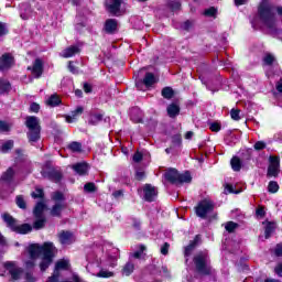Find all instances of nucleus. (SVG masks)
<instances>
[{
  "label": "nucleus",
  "mask_w": 282,
  "mask_h": 282,
  "mask_svg": "<svg viewBox=\"0 0 282 282\" xmlns=\"http://www.w3.org/2000/svg\"><path fill=\"white\" fill-rule=\"evenodd\" d=\"M225 191L227 193H235V195H239V193H241V191H235V187L232 185H226Z\"/></svg>",
  "instance_id": "49"
},
{
  "label": "nucleus",
  "mask_w": 282,
  "mask_h": 282,
  "mask_svg": "<svg viewBox=\"0 0 282 282\" xmlns=\"http://www.w3.org/2000/svg\"><path fill=\"white\" fill-rule=\"evenodd\" d=\"M137 177H138L139 180H143V177H144V172H137Z\"/></svg>",
  "instance_id": "64"
},
{
  "label": "nucleus",
  "mask_w": 282,
  "mask_h": 282,
  "mask_svg": "<svg viewBox=\"0 0 282 282\" xmlns=\"http://www.w3.org/2000/svg\"><path fill=\"white\" fill-rule=\"evenodd\" d=\"M215 209V204H213L212 200L205 199L202 200L195 208V213L197 217H200V219H206L208 215L212 214V212Z\"/></svg>",
  "instance_id": "7"
},
{
  "label": "nucleus",
  "mask_w": 282,
  "mask_h": 282,
  "mask_svg": "<svg viewBox=\"0 0 282 282\" xmlns=\"http://www.w3.org/2000/svg\"><path fill=\"white\" fill-rule=\"evenodd\" d=\"M275 254L276 257H282V245L275 247Z\"/></svg>",
  "instance_id": "56"
},
{
  "label": "nucleus",
  "mask_w": 282,
  "mask_h": 282,
  "mask_svg": "<svg viewBox=\"0 0 282 282\" xmlns=\"http://www.w3.org/2000/svg\"><path fill=\"white\" fill-rule=\"evenodd\" d=\"M83 107L78 106L74 111L70 112V116H66V122L72 123L76 122L78 119V116L83 115Z\"/></svg>",
  "instance_id": "16"
},
{
  "label": "nucleus",
  "mask_w": 282,
  "mask_h": 282,
  "mask_svg": "<svg viewBox=\"0 0 282 282\" xmlns=\"http://www.w3.org/2000/svg\"><path fill=\"white\" fill-rule=\"evenodd\" d=\"M45 226V217L41 216V217H36V220L33 224V228L35 230H41V228H43Z\"/></svg>",
  "instance_id": "30"
},
{
  "label": "nucleus",
  "mask_w": 282,
  "mask_h": 282,
  "mask_svg": "<svg viewBox=\"0 0 282 282\" xmlns=\"http://www.w3.org/2000/svg\"><path fill=\"white\" fill-rule=\"evenodd\" d=\"M43 210H45V203L40 202L35 205L34 217H43Z\"/></svg>",
  "instance_id": "26"
},
{
  "label": "nucleus",
  "mask_w": 282,
  "mask_h": 282,
  "mask_svg": "<svg viewBox=\"0 0 282 282\" xmlns=\"http://www.w3.org/2000/svg\"><path fill=\"white\" fill-rule=\"evenodd\" d=\"M204 15L205 17H217V9H215V7H212V8H209V9H206L205 11H204Z\"/></svg>",
  "instance_id": "40"
},
{
  "label": "nucleus",
  "mask_w": 282,
  "mask_h": 282,
  "mask_svg": "<svg viewBox=\"0 0 282 282\" xmlns=\"http://www.w3.org/2000/svg\"><path fill=\"white\" fill-rule=\"evenodd\" d=\"M29 69H31L33 78H41L43 75V61L41 58H36L33 66L29 67Z\"/></svg>",
  "instance_id": "11"
},
{
  "label": "nucleus",
  "mask_w": 282,
  "mask_h": 282,
  "mask_svg": "<svg viewBox=\"0 0 282 282\" xmlns=\"http://www.w3.org/2000/svg\"><path fill=\"white\" fill-rule=\"evenodd\" d=\"M10 91V83L6 79H0V94Z\"/></svg>",
  "instance_id": "32"
},
{
  "label": "nucleus",
  "mask_w": 282,
  "mask_h": 282,
  "mask_svg": "<svg viewBox=\"0 0 282 282\" xmlns=\"http://www.w3.org/2000/svg\"><path fill=\"white\" fill-rule=\"evenodd\" d=\"M14 65V57L10 53H6L0 57V72H8Z\"/></svg>",
  "instance_id": "10"
},
{
  "label": "nucleus",
  "mask_w": 282,
  "mask_h": 282,
  "mask_svg": "<svg viewBox=\"0 0 282 282\" xmlns=\"http://www.w3.org/2000/svg\"><path fill=\"white\" fill-rule=\"evenodd\" d=\"M105 30L109 34H111L112 32H116V30H118V22L113 19L107 20L105 24Z\"/></svg>",
  "instance_id": "20"
},
{
  "label": "nucleus",
  "mask_w": 282,
  "mask_h": 282,
  "mask_svg": "<svg viewBox=\"0 0 282 282\" xmlns=\"http://www.w3.org/2000/svg\"><path fill=\"white\" fill-rule=\"evenodd\" d=\"M162 96L163 98H166L167 100H170V98H173V89L171 87L163 88Z\"/></svg>",
  "instance_id": "37"
},
{
  "label": "nucleus",
  "mask_w": 282,
  "mask_h": 282,
  "mask_svg": "<svg viewBox=\"0 0 282 282\" xmlns=\"http://www.w3.org/2000/svg\"><path fill=\"white\" fill-rule=\"evenodd\" d=\"M25 123L29 129L28 137L30 142H37V140L41 139V126L39 123V118L28 117Z\"/></svg>",
  "instance_id": "5"
},
{
  "label": "nucleus",
  "mask_w": 282,
  "mask_h": 282,
  "mask_svg": "<svg viewBox=\"0 0 282 282\" xmlns=\"http://www.w3.org/2000/svg\"><path fill=\"white\" fill-rule=\"evenodd\" d=\"M59 241L62 246H70V243L76 241V238L74 237V234L69 231H63L59 234Z\"/></svg>",
  "instance_id": "13"
},
{
  "label": "nucleus",
  "mask_w": 282,
  "mask_h": 282,
  "mask_svg": "<svg viewBox=\"0 0 282 282\" xmlns=\"http://www.w3.org/2000/svg\"><path fill=\"white\" fill-rule=\"evenodd\" d=\"M202 240L200 236H196L195 239L185 248V257H191V252L195 250V247Z\"/></svg>",
  "instance_id": "19"
},
{
  "label": "nucleus",
  "mask_w": 282,
  "mask_h": 282,
  "mask_svg": "<svg viewBox=\"0 0 282 282\" xmlns=\"http://www.w3.org/2000/svg\"><path fill=\"white\" fill-rule=\"evenodd\" d=\"M276 90L280 91V94H282V79L280 82H278Z\"/></svg>",
  "instance_id": "62"
},
{
  "label": "nucleus",
  "mask_w": 282,
  "mask_h": 282,
  "mask_svg": "<svg viewBox=\"0 0 282 282\" xmlns=\"http://www.w3.org/2000/svg\"><path fill=\"white\" fill-rule=\"evenodd\" d=\"M165 180L171 182V184H188L193 178L191 177V173L185 172L183 174H178L175 169H170L164 174Z\"/></svg>",
  "instance_id": "6"
},
{
  "label": "nucleus",
  "mask_w": 282,
  "mask_h": 282,
  "mask_svg": "<svg viewBox=\"0 0 282 282\" xmlns=\"http://www.w3.org/2000/svg\"><path fill=\"white\" fill-rule=\"evenodd\" d=\"M101 120H102V115L100 113L91 115L89 118V124H98V122H101Z\"/></svg>",
  "instance_id": "34"
},
{
  "label": "nucleus",
  "mask_w": 282,
  "mask_h": 282,
  "mask_svg": "<svg viewBox=\"0 0 282 282\" xmlns=\"http://www.w3.org/2000/svg\"><path fill=\"white\" fill-rule=\"evenodd\" d=\"M134 113H140V109H138V108H133L132 110H131V120H133V122H142V117H134L133 115Z\"/></svg>",
  "instance_id": "41"
},
{
  "label": "nucleus",
  "mask_w": 282,
  "mask_h": 282,
  "mask_svg": "<svg viewBox=\"0 0 282 282\" xmlns=\"http://www.w3.org/2000/svg\"><path fill=\"white\" fill-rule=\"evenodd\" d=\"M147 247L144 245H139L138 249L130 254V259H142L144 257V251Z\"/></svg>",
  "instance_id": "21"
},
{
  "label": "nucleus",
  "mask_w": 282,
  "mask_h": 282,
  "mask_svg": "<svg viewBox=\"0 0 282 282\" xmlns=\"http://www.w3.org/2000/svg\"><path fill=\"white\" fill-rule=\"evenodd\" d=\"M15 202L19 208H25V199H23V196H18Z\"/></svg>",
  "instance_id": "46"
},
{
  "label": "nucleus",
  "mask_w": 282,
  "mask_h": 282,
  "mask_svg": "<svg viewBox=\"0 0 282 282\" xmlns=\"http://www.w3.org/2000/svg\"><path fill=\"white\" fill-rule=\"evenodd\" d=\"M253 148L256 149V151H263V149L265 148V142H263V141H258V142H256V144L253 145Z\"/></svg>",
  "instance_id": "47"
},
{
  "label": "nucleus",
  "mask_w": 282,
  "mask_h": 282,
  "mask_svg": "<svg viewBox=\"0 0 282 282\" xmlns=\"http://www.w3.org/2000/svg\"><path fill=\"white\" fill-rule=\"evenodd\" d=\"M53 199H54V202H63V199H65V197L63 196V193L56 192V193L53 195Z\"/></svg>",
  "instance_id": "48"
},
{
  "label": "nucleus",
  "mask_w": 282,
  "mask_h": 282,
  "mask_svg": "<svg viewBox=\"0 0 282 282\" xmlns=\"http://www.w3.org/2000/svg\"><path fill=\"white\" fill-rule=\"evenodd\" d=\"M9 129H10V126L7 122L0 121V131L1 132L9 131Z\"/></svg>",
  "instance_id": "50"
},
{
  "label": "nucleus",
  "mask_w": 282,
  "mask_h": 282,
  "mask_svg": "<svg viewBox=\"0 0 282 282\" xmlns=\"http://www.w3.org/2000/svg\"><path fill=\"white\" fill-rule=\"evenodd\" d=\"M193 135H194L193 131H188V132H186L185 138H186V140H191L193 138Z\"/></svg>",
  "instance_id": "63"
},
{
  "label": "nucleus",
  "mask_w": 282,
  "mask_h": 282,
  "mask_svg": "<svg viewBox=\"0 0 282 282\" xmlns=\"http://www.w3.org/2000/svg\"><path fill=\"white\" fill-rule=\"evenodd\" d=\"M68 68H69V70H70L73 74H76V68L74 67V63H73V62H69Z\"/></svg>",
  "instance_id": "59"
},
{
  "label": "nucleus",
  "mask_w": 282,
  "mask_h": 282,
  "mask_svg": "<svg viewBox=\"0 0 282 282\" xmlns=\"http://www.w3.org/2000/svg\"><path fill=\"white\" fill-rule=\"evenodd\" d=\"M132 224H133V227H134V228H140V220L133 218V219H132Z\"/></svg>",
  "instance_id": "60"
},
{
  "label": "nucleus",
  "mask_w": 282,
  "mask_h": 282,
  "mask_svg": "<svg viewBox=\"0 0 282 282\" xmlns=\"http://www.w3.org/2000/svg\"><path fill=\"white\" fill-rule=\"evenodd\" d=\"M248 3V0H235L236 6H246Z\"/></svg>",
  "instance_id": "58"
},
{
  "label": "nucleus",
  "mask_w": 282,
  "mask_h": 282,
  "mask_svg": "<svg viewBox=\"0 0 282 282\" xmlns=\"http://www.w3.org/2000/svg\"><path fill=\"white\" fill-rule=\"evenodd\" d=\"M269 193H278L279 192V183L271 181L268 186Z\"/></svg>",
  "instance_id": "38"
},
{
  "label": "nucleus",
  "mask_w": 282,
  "mask_h": 282,
  "mask_svg": "<svg viewBox=\"0 0 282 282\" xmlns=\"http://www.w3.org/2000/svg\"><path fill=\"white\" fill-rule=\"evenodd\" d=\"M13 147L14 141H6L1 147V151L2 153H8V151L12 150Z\"/></svg>",
  "instance_id": "36"
},
{
  "label": "nucleus",
  "mask_w": 282,
  "mask_h": 282,
  "mask_svg": "<svg viewBox=\"0 0 282 282\" xmlns=\"http://www.w3.org/2000/svg\"><path fill=\"white\" fill-rule=\"evenodd\" d=\"M63 208H64L63 203L55 204L51 210V215H53V217H58V215H61V212L63 210Z\"/></svg>",
  "instance_id": "27"
},
{
  "label": "nucleus",
  "mask_w": 282,
  "mask_h": 282,
  "mask_svg": "<svg viewBox=\"0 0 282 282\" xmlns=\"http://www.w3.org/2000/svg\"><path fill=\"white\" fill-rule=\"evenodd\" d=\"M41 109V106H39V104L36 102H33L31 106H30V110L33 111V113H39V110Z\"/></svg>",
  "instance_id": "51"
},
{
  "label": "nucleus",
  "mask_w": 282,
  "mask_h": 282,
  "mask_svg": "<svg viewBox=\"0 0 282 282\" xmlns=\"http://www.w3.org/2000/svg\"><path fill=\"white\" fill-rule=\"evenodd\" d=\"M68 149L73 151V153H80L83 151V145H80L78 142H72L68 145Z\"/></svg>",
  "instance_id": "33"
},
{
  "label": "nucleus",
  "mask_w": 282,
  "mask_h": 282,
  "mask_svg": "<svg viewBox=\"0 0 282 282\" xmlns=\"http://www.w3.org/2000/svg\"><path fill=\"white\" fill-rule=\"evenodd\" d=\"M84 90L86 91V94H89V91H91V86L89 84H85Z\"/></svg>",
  "instance_id": "61"
},
{
  "label": "nucleus",
  "mask_w": 282,
  "mask_h": 282,
  "mask_svg": "<svg viewBox=\"0 0 282 282\" xmlns=\"http://www.w3.org/2000/svg\"><path fill=\"white\" fill-rule=\"evenodd\" d=\"M79 53H80V48L76 45H73L62 51L59 53V56H62V58H72V56H76V54H79Z\"/></svg>",
  "instance_id": "14"
},
{
  "label": "nucleus",
  "mask_w": 282,
  "mask_h": 282,
  "mask_svg": "<svg viewBox=\"0 0 282 282\" xmlns=\"http://www.w3.org/2000/svg\"><path fill=\"white\" fill-rule=\"evenodd\" d=\"M120 0H107V10H109L111 14H118L120 12Z\"/></svg>",
  "instance_id": "15"
},
{
  "label": "nucleus",
  "mask_w": 282,
  "mask_h": 282,
  "mask_svg": "<svg viewBox=\"0 0 282 282\" xmlns=\"http://www.w3.org/2000/svg\"><path fill=\"white\" fill-rule=\"evenodd\" d=\"M14 177V167H9L1 176L2 182H12Z\"/></svg>",
  "instance_id": "23"
},
{
  "label": "nucleus",
  "mask_w": 282,
  "mask_h": 282,
  "mask_svg": "<svg viewBox=\"0 0 282 282\" xmlns=\"http://www.w3.org/2000/svg\"><path fill=\"white\" fill-rule=\"evenodd\" d=\"M3 34H8V28L0 22V36H3Z\"/></svg>",
  "instance_id": "52"
},
{
  "label": "nucleus",
  "mask_w": 282,
  "mask_h": 282,
  "mask_svg": "<svg viewBox=\"0 0 282 282\" xmlns=\"http://www.w3.org/2000/svg\"><path fill=\"white\" fill-rule=\"evenodd\" d=\"M269 167H268V176L269 177H276L279 175V169L281 166V161L279 156H270L269 158Z\"/></svg>",
  "instance_id": "9"
},
{
  "label": "nucleus",
  "mask_w": 282,
  "mask_h": 282,
  "mask_svg": "<svg viewBox=\"0 0 282 282\" xmlns=\"http://www.w3.org/2000/svg\"><path fill=\"white\" fill-rule=\"evenodd\" d=\"M73 170L77 175H87V171H89V165L87 163H77L73 165Z\"/></svg>",
  "instance_id": "17"
},
{
  "label": "nucleus",
  "mask_w": 282,
  "mask_h": 282,
  "mask_svg": "<svg viewBox=\"0 0 282 282\" xmlns=\"http://www.w3.org/2000/svg\"><path fill=\"white\" fill-rule=\"evenodd\" d=\"M118 248L110 243L104 245L101 249L96 250L95 256L89 257L87 272L98 279H111L113 276L111 269L118 265Z\"/></svg>",
  "instance_id": "1"
},
{
  "label": "nucleus",
  "mask_w": 282,
  "mask_h": 282,
  "mask_svg": "<svg viewBox=\"0 0 282 282\" xmlns=\"http://www.w3.org/2000/svg\"><path fill=\"white\" fill-rule=\"evenodd\" d=\"M237 228V223L229 221L225 225V229L227 232H235V229Z\"/></svg>",
  "instance_id": "42"
},
{
  "label": "nucleus",
  "mask_w": 282,
  "mask_h": 282,
  "mask_svg": "<svg viewBox=\"0 0 282 282\" xmlns=\"http://www.w3.org/2000/svg\"><path fill=\"white\" fill-rule=\"evenodd\" d=\"M161 254H169V243H164L162 247H161Z\"/></svg>",
  "instance_id": "54"
},
{
  "label": "nucleus",
  "mask_w": 282,
  "mask_h": 282,
  "mask_svg": "<svg viewBox=\"0 0 282 282\" xmlns=\"http://www.w3.org/2000/svg\"><path fill=\"white\" fill-rule=\"evenodd\" d=\"M194 263L199 274H213V268H210V264L208 263V253L206 251L199 252L194 258Z\"/></svg>",
  "instance_id": "4"
},
{
  "label": "nucleus",
  "mask_w": 282,
  "mask_h": 282,
  "mask_svg": "<svg viewBox=\"0 0 282 282\" xmlns=\"http://www.w3.org/2000/svg\"><path fill=\"white\" fill-rule=\"evenodd\" d=\"M33 199H41L43 197V189L35 188V191L31 194Z\"/></svg>",
  "instance_id": "43"
},
{
  "label": "nucleus",
  "mask_w": 282,
  "mask_h": 282,
  "mask_svg": "<svg viewBox=\"0 0 282 282\" xmlns=\"http://www.w3.org/2000/svg\"><path fill=\"white\" fill-rule=\"evenodd\" d=\"M143 197L145 202H153L158 197V188L152 185H144L143 187Z\"/></svg>",
  "instance_id": "12"
},
{
  "label": "nucleus",
  "mask_w": 282,
  "mask_h": 282,
  "mask_svg": "<svg viewBox=\"0 0 282 282\" xmlns=\"http://www.w3.org/2000/svg\"><path fill=\"white\" fill-rule=\"evenodd\" d=\"M230 164H231L232 171H241V160L239 158L234 156L231 159Z\"/></svg>",
  "instance_id": "28"
},
{
  "label": "nucleus",
  "mask_w": 282,
  "mask_h": 282,
  "mask_svg": "<svg viewBox=\"0 0 282 282\" xmlns=\"http://www.w3.org/2000/svg\"><path fill=\"white\" fill-rule=\"evenodd\" d=\"M209 129L210 131H214V132H219L221 131V124H219L218 122H213L209 124Z\"/></svg>",
  "instance_id": "45"
},
{
  "label": "nucleus",
  "mask_w": 282,
  "mask_h": 282,
  "mask_svg": "<svg viewBox=\"0 0 282 282\" xmlns=\"http://www.w3.org/2000/svg\"><path fill=\"white\" fill-rule=\"evenodd\" d=\"M143 83L145 85V87H151V85H153L155 83V76L151 73H147Z\"/></svg>",
  "instance_id": "29"
},
{
  "label": "nucleus",
  "mask_w": 282,
  "mask_h": 282,
  "mask_svg": "<svg viewBox=\"0 0 282 282\" xmlns=\"http://www.w3.org/2000/svg\"><path fill=\"white\" fill-rule=\"evenodd\" d=\"M20 17L24 21H28V19L32 17V8H30V4H22L20 7Z\"/></svg>",
  "instance_id": "18"
},
{
  "label": "nucleus",
  "mask_w": 282,
  "mask_h": 282,
  "mask_svg": "<svg viewBox=\"0 0 282 282\" xmlns=\"http://www.w3.org/2000/svg\"><path fill=\"white\" fill-rule=\"evenodd\" d=\"M274 223H267L265 229H264V235L265 239H270L272 232H274Z\"/></svg>",
  "instance_id": "31"
},
{
  "label": "nucleus",
  "mask_w": 282,
  "mask_h": 282,
  "mask_svg": "<svg viewBox=\"0 0 282 282\" xmlns=\"http://www.w3.org/2000/svg\"><path fill=\"white\" fill-rule=\"evenodd\" d=\"M257 217H264L265 216V209L263 207H260L256 210Z\"/></svg>",
  "instance_id": "53"
},
{
  "label": "nucleus",
  "mask_w": 282,
  "mask_h": 282,
  "mask_svg": "<svg viewBox=\"0 0 282 282\" xmlns=\"http://www.w3.org/2000/svg\"><path fill=\"white\" fill-rule=\"evenodd\" d=\"M84 191L86 193H94L96 191V185L94 183H87L85 186H84Z\"/></svg>",
  "instance_id": "44"
},
{
  "label": "nucleus",
  "mask_w": 282,
  "mask_h": 282,
  "mask_svg": "<svg viewBox=\"0 0 282 282\" xmlns=\"http://www.w3.org/2000/svg\"><path fill=\"white\" fill-rule=\"evenodd\" d=\"M29 260L24 261L25 268H34L36 265V259H39V254H42V259L40 262L41 272H45L52 265L54 261V254H56V247L52 242H45L43 246L41 245H31L28 248Z\"/></svg>",
  "instance_id": "2"
},
{
  "label": "nucleus",
  "mask_w": 282,
  "mask_h": 282,
  "mask_svg": "<svg viewBox=\"0 0 282 282\" xmlns=\"http://www.w3.org/2000/svg\"><path fill=\"white\" fill-rule=\"evenodd\" d=\"M46 105L48 107H58L61 105V98L57 95H52L46 99Z\"/></svg>",
  "instance_id": "24"
},
{
  "label": "nucleus",
  "mask_w": 282,
  "mask_h": 282,
  "mask_svg": "<svg viewBox=\"0 0 282 282\" xmlns=\"http://www.w3.org/2000/svg\"><path fill=\"white\" fill-rule=\"evenodd\" d=\"M167 115L170 118H175V116L180 115V106L177 104H171L167 106Z\"/></svg>",
  "instance_id": "22"
},
{
  "label": "nucleus",
  "mask_w": 282,
  "mask_h": 282,
  "mask_svg": "<svg viewBox=\"0 0 282 282\" xmlns=\"http://www.w3.org/2000/svg\"><path fill=\"white\" fill-rule=\"evenodd\" d=\"M2 219L7 224L8 228H10L13 232H18V235H28V232H32V225H18L17 220L8 214H3Z\"/></svg>",
  "instance_id": "3"
},
{
  "label": "nucleus",
  "mask_w": 282,
  "mask_h": 282,
  "mask_svg": "<svg viewBox=\"0 0 282 282\" xmlns=\"http://www.w3.org/2000/svg\"><path fill=\"white\" fill-rule=\"evenodd\" d=\"M133 162H142V153L137 152V153L133 155Z\"/></svg>",
  "instance_id": "55"
},
{
  "label": "nucleus",
  "mask_w": 282,
  "mask_h": 282,
  "mask_svg": "<svg viewBox=\"0 0 282 282\" xmlns=\"http://www.w3.org/2000/svg\"><path fill=\"white\" fill-rule=\"evenodd\" d=\"M133 270H135V265L131 262H127L122 269L123 276H131V274H133Z\"/></svg>",
  "instance_id": "25"
},
{
  "label": "nucleus",
  "mask_w": 282,
  "mask_h": 282,
  "mask_svg": "<svg viewBox=\"0 0 282 282\" xmlns=\"http://www.w3.org/2000/svg\"><path fill=\"white\" fill-rule=\"evenodd\" d=\"M113 197H116V199H118V197H122V195H124V193L122 192V189L116 191L112 193Z\"/></svg>",
  "instance_id": "57"
},
{
  "label": "nucleus",
  "mask_w": 282,
  "mask_h": 282,
  "mask_svg": "<svg viewBox=\"0 0 282 282\" xmlns=\"http://www.w3.org/2000/svg\"><path fill=\"white\" fill-rule=\"evenodd\" d=\"M4 270L9 272L13 281H19L21 274H23V269L19 267L14 261H7L2 263Z\"/></svg>",
  "instance_id": "8"
},
{
  "label": "nucleus",
  "mask_w": 282,
  "mask_h": 282,
  "mask_svg": "<svg viewBox=\"0 0 282 282\" xmlns=\"http://www.w3.org/2000/svg\"><path fill=\"white\" fill-rule=\"evenodd\" d=\"M274 61H275L274 55L270 53H267L263 56V65H273Z\"/></svg>",
  "instance_id": "35"
},
{
  "label": "nucleus",
  "mask_w": 282,
  "mask_h": 282,
  "mask_svg": "<svg viewBox=\"0 0 282 282\" xmlns=\"http://www.w3.org/2000/svg\"><path fill=\"white\" fill-rule=\"evenodd\" d=\"M240 113H241V110H239V109H231L230 117H231L232 120L238 121V120H241Z\"/></svg>",
  "instance_id": "39"
}]
</instances>
